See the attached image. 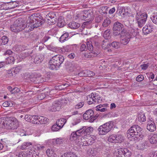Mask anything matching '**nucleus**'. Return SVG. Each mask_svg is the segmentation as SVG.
<instances>
[{"label":"nucleus","mask_w":157,"mask_h":157,"mask_svg":"<svg viewBox=\"0 0 157 157\" xmlns=\"http://www.w3.org/2000/svg\"><path fill=\"white\" fill-rule=\"evenodd\" d=\"M147 129L149 131L153 132L156 130L155 124L153 121H149L147 122Z\"/></svg>","instance_id":"obj_15"},{"label":"nucleus","mask_w":157,"mask_h":157,"mask_svg":"<svg viewBox=\"0 0 157 157\" xmlns=\"http://www.w3.org/2000/svg\"><path fill=\"white\" fill-rule=\"evenodd\" d=\"M115 135H112L110 136L108 139V141L112 143H116V140H115Z\"/></svg>","instance_id":"obj_47"},{"label":"nucleus","mask_w":157,"mask_h":157,"mask_svg":"<svg viewBox=\"0 0 157 157\" xmlns=\"http://www.w3.org/2000/svg\"><path fill=\"white\" fill-rule=\"evenodd\" d=\"M151 18L153 23L157 25V13H154Z\"/></svg>","instance_id":"obj_51"},{"label":"nucleus","mask_w":157,"mask_h":157,"mask_svg":"<svg viewBox=\"0 0 157 157\" xmlns=\"http://www.w3.org/2000/svg\"><path fill=\"white\" fill-rule=\"evenodd\" d=\"M79 17L82 20H87L93 18L94 16L93 13L91 10L83 11L81 13Z\"/></svg>","instance_id":"obj_6"},{"label":"nucleus","mask_w":157,"mask_h":157,"mask_svg":"<svg viewBox=\"0 0 157 157\" xmlns=\"http://www.w3.org/2000/svg\"><path fill=\"white\" fill-rule=\"evenodd\" d=\"M115 137L116 143H121L124 140V136L121 134L115 135Z\"/></svg>","instance_id":"obj_33"},{"label":"nucleus","mask_w":157,"mask_h":157,"mask_svg":"<svg viewBox=\"0 0 157 157\" xmlns=\"http://www.w3.org/2000/svg\"><path fill=\"white\" fill-rule=\"evenodd\" d=\"M66 68L67 71H72L74 70L72 63L71 62H67L66 64Z\"/></svg>","instance_id":"obj_37"},{"label":"nucleus","mask_w":157,"mask_h":157,"mask_svg":"<svg viewBox=\"0 0 157 157\" xmlns=\"http://www.w3.org/2000/svg\"><path fill=\"white\" fill-rule=\"evenodd\" d=\"M64 60L63 56L60 55H57L52 57L51 62H53L57 66L60 67L62 63H63Z\"/></svg>","instance_id":"obj_9"},{"label":"nucleus","mask_w":157,"mask_h":157,"mask_svg":"<svg viewBox=\"0 0 157 157\" xmlns=\"http://www.w3.org/2000/svg\"><path fill=\"white\" fill-rule=\"evenodd\" d=\"M149 140L151 144H155L157 143V134H151L149 137Z\"/></svg>","instance_id":"obj_22"},{"label":"nucleus","mask_w":157,"mask_h":157,"mask_svg":"<svg viewBox=\"0 0 157 157\" xmlns=\"http://www.w3.org/2000/svg\"><path fill=\"white\" fill-rule=\"evenodd\" d=\"M146 20L144 19V20H140L136 21V23L138 24V25L140 28H141L145 24Z\"/></svg>","instance_id":"obj_50"},{"label":"nucleus","mask_w":157,"mask_h":157,"mask_svg":"<svg viewBox=\"0 0 157 157\" xmlns=\"http://www.w3.org/2000/svg\"><path fill=\"white\" fill-rule=\"evenodd\" d=\"M90 97L89 100L88 101V103L89 105L92 104L93 103H94L95 99L94 97V94L92 93L89 95Z\"/></svg>","instance_id":"obj_36"},{"label":"nucleus","mask_w":157,"mask_h":157,"mask_svg":"<svg viewBox=\"0 0 157 157\" xmlns=\"http://www.w3.org/2000/svg\"><path fill=\"white\" fill-rule=\"evenodd\" d=\"M8 39L6 36H3L1 38H0V45H5L8 42Z\"/></svg>","instance_id":"obj_30"},{"label":"nucleus","mask_w":157,"mask_h":157,"mask_svg":"<svg viewBox=\"0 0 157 157\" xmlns=\"http://www.w3.org/2000/svg\"><path fill=\"white\" fill-rule=\"evenodd\" d=\"M103 36L105 39H108L110 37V32L109 29L105 30L103 34Z\"/></svg>","instance_id":"obj_42"},{"label":"nucleus","mask_w":157,"mask_h":157,"mask_svg":"<svg viewBox=\"0 0 157 157\" xmlns=\"http://www.w3.org/2000/svg\"><path fill=\"white\" fill-rule=\"evenodd\" d=\"M66 122V120L64 118L60 119L57 121L56 124L62 128Z\"/></svg>","instance_id":"obj_31"},{"label":"nucleus","mask_w":157,"mask_h":157,"mask_svg":"<svg viewBox=\"0 0 157 157\" xmlns=\"http://www.w3.org/2000/svg\"><path fill=\"white\" fill-rule=\"evenodd\" d=\"M32 144L31 142H24L20 146V148L22 150L25 149L27 147L32 145Z\"/></svg>","instance_id":"obj_39"},{"label":"nucleus","mask_w":157,"mask_h":157,"mask_svg":"<svg viewBox=\"0 0 157 157\" xmlns=\"http://www.w3.org/2000/svg\"><path fill=\"white\" fill-rule=\"evenodd\" d=\"M68 25L70 28L73 29H77L80 26L79 24L74 21L69 23Z\"/></svg>","instance_id":"obj_25"},{"label":"nucleus","mask_w":157,"mask_h":157,"mask_svg":"<svg viewBox=\"0 0 157 157\" xmlns=\"http://www.w3.org/2000/svg\"><path fill=\"white\" fill-rule=\"evenodd\" d=\"M13 117H2L3 125L4 127L7 128L8 125L10 122L11 121Z\"/></svg>","instance_id":"obj_18"},{"label":"nucleus","mask_w":157,"mask_h":157,"mask_svg":"<svg viewBox=\"0 0 157 157\" xmlns=\"http://www.w3.org/2000/svg\"><path fill=\"white\" fill-rule=\"evenodd\" d=\"M12 71L13 70L12 68H11L10 70L6 71V74L8 76L10 77L15 76V75L13 74V71Z\"/></svg>","instance_id":"obj_48"},{"label":"nucleus","mask_w":157,"mask_h":157,"mask_svg":"<svg viewBox=\"0 0 157 157\" xmlns=\"http://www.w3.org/2000/svg\"><path fill=\"white\" fill-rule=\"evenodd\" d=\"M96 95L94 94V102L95 103H97V104H99L101 103L102 101V99L101 97H98V96H96Z\"/></svg>","instance_id":"obj_52"},{"label":"nucleus","mask_w":157,"mask_h":157,"mask_svg":"<svg viewBox=\"0 0 157 157\" xmlns=\"http://www.w3.org/2000/svg\"><path fill=\"white\" fill-rule=\"evenodd\" d=\"M82 117L80 115H78V117H76L74 118L73 121L71 122L72 124L73 125H75L78 124L81 121V119Z\"/></svg>","instance_id":"obj_29"},{"label":"nucleus","mask_w":157,"mask_h":157,"mask_svg":"<svg viewBox=\"0 0 157 157\" xmlns=\"http://www.w3.org/2000/svg\"><path fill=\"white\" fill-rule=\"evenodd\" d=\"M32 52H23L21 54V56L22 59H25L26 57L29 56Z\"/></svg>","instance_id":"obj_44"},{"label":"nucleus","mask_w":157,"mask_h":157,"mask_svg":"<svg viewBox=\"0 0 157 157\" xmlns=\"http://www.w3.org/2000/svg\"><path fill=\"white\" fill-rule=\"evenodd\" d=\"M7 59L9 63H11L14 62V57L12 56H10L9 57L7 58Z\"/></svg>","instance_id":"obj_59"},{"label":"nucleus","mask_w":157,"mask_h":157,"mask_svg":"<svg viewBox=\"0 0 157 157\" xmlns=\"http://www.w3.org/2000/svg\"><path fill=\"white\" fill-rule=\"evenodd\" d=\"M108 7L106 6H103L100 7L99 12L102 15H106L107 13V10Z\"/></svg>","instance_id":"obj_32"},{"label":"nucleus","mask_w":157,"mask_h":157,"mask_svg":"<svg viewBox=\"0 0 157 157\" xmlns=\"http://www.w3.org/2000/svg\"><path fill=\"white\" fill-rule=\"evenodd\" d=\"M152 26L151 25H147L143 29V31L144 34H146L151 33L153 29Z\"/></svg>","instance_id":"obj_21"},{"label":"nucleus","mask_w":157,"mask_h":157,"mask_svg":"<svg viewBox=\"0 0 157 157\" xmlns=\"http://www.w3.org/2000/svg\"><path fill=\"white\" fill-rule=\"evenodd\" d=\"M124 27L123 24L118 21L115 22L113 25V33L114 35L117 36L120 34L121 33L122 29Z\"/></svg>","instance_id":"obj_8"},{"label":"nucleus","mask_w":157,"mask_h":157,"mask_svg":"<svg viewBox=\"0 0 157 157\" xmlns=\"http://www.w3.org/2000/svg\"><path fill=\"white\" fill-rule=\"evenodd\" d=\"M86 45L87 49L90 52H92L93 50V46L91 41H88L87 42Z\"/></svg>","instance_id":"obj_46"},{"label":"nucleus","mask_w":157,"mask_h":157,"mask_svg":"<svg viewBox=\"0 0 157 157\" xmlns=\"http://www.w3.org/2000/svg\"><path fill=\"white\" fill-rule=\"evenodd\" d=\"M13 70V74L15 75L17 73L19 72L20 70V69L18 67H16L12 68Z\"/></svg>","instance_id":"obj_63"},{"label":"nucleus","mask_w":157,"mask_h":157,"mask_svg":"<svg viewBox=\"0 0 157 157\" xmlns=\"http://www.w3.org/2000/svg\"><path fill=\"white\" fill-rule=\"evenodd\" d=\"M60 102L58 101H55L52 104V106L49 107L48 110L51 111H59L61 109Z\"/></svg>","instance_id":"obj_11"},{"label":"nucleus","mask_w":157,"mask_h":157,"mask_svg":"<svg viewBox=\"0 0 157 157\" xmlns=\"http://www.w3.org/2000/svg\"><path fill=\"white\" fill-rule=\"evenodd\" d=\"M103 18L102 16L101 15L96 17L95 18V22L97 23H99L102 20Z\"/></svg>","instance_id":"obj_58"},{"label":"nucleus","mask_w":157,"mask_h":157,"mask_svg":"<svg viewBox=\"0 0 157 157\" xmlns=\"http://www.w3.org/2000/svg\"><path fill=\"white\" fill-rule=\"evenodd\" d=\"M142 128L137 125H133L127 131V137L131 140H138L144 136L142 134Z\"/></svg>","instance_id":"obj_1"},{"label":"nucleus","mask_w":157,"mask_h":157,"mask_svg":"<svg viewBox=\"0 0 157 157\" xmlns=\"http://www.w3.org/2000/svg\"><path fill=\"white\" fill-rule=\"evenodd\" d=\"M13 104L10 101H6L2 104V106L5 107H11L13 106Z\"/></svg>","instance_id":"obj_54"},{"label":"nucleus","mask_w":157,"mask_h":157,"mask_svg":"<svg viewBox=\"0 0 157 157\" xmlns=\"http://www.w3.org/2000/svg\"><path fill=\"white\" fill-rule=\"evenodd\" d=\"M93 130L92 127H89L86 128V127H83L82 128L79 129L81 130L82 134V137H85V136H88L87 134L90 133Z\"/></svg>","instance_id":"obj_13"},{"label":"nucleus","mask_w":157,"mask_h":157,"mask_svg":"<svg viewBox=\"0 0 157 157\" xmlns=\"http://www.w3.org/2000/svg\"><path fill=\"white\" fill-rule=\"evenodd\" d=\"M37 74L34 73L31 74L29 77L30 80L35 83H37Z\"/></svg>","instance_id":"obj_24"},{"label":"nucleus","mask_w":157,"mask_h":157,"mask_svg":"<svg viewBox=\"0 0 157 157\" xmlns=\"http://www.w3.org/2000/svg\"><path fill=\"white\" fill-rule=\"evenodd\" d=\"M37 83H42L46 81L45 77L37 75Z\"/></svg>","instance_id":"obj_43"},{"label":"nucleus","mask_w":157,"mask_h":157,"mask_svg":"<svg viewBox=\"0 0 157 157\" xmlns=\"http://www.w3.org/2000/svg\"><path fill=\"white\" fill-rule=\"evenodd\" d=\"M111 23V20L108 18H106L105 19L103 23L102 26L104 27L108 26Z\"/></svg>","instance_id":"obj_40"},{"label":"nucleus","mask_w":157,"mask_h":157,"mask_svg":"<svg viewBox=\"0 0 157 157\" xmlns=\"http://www.w3.org/2000/svg\"><path fill=\"white\" fill-rule=\"evenodd\" d=\"M94 112L91 109H89L86 111L83 115V118L85 120L91 119V117L93 115Z\"/></svg>","instance_id":"obj_17"},{"label":"nucleus","mask_w":157,"mask_h":157,"mask_svg":"<svg viewBox=\"0 0 157 157\" xmlns=\"http://www.w3.org/2000/svg\"><path fill=\"white\" fill-rule=\"evenodd\" d=\"M81 130L79 129L77 130L76 132H72L70 136V139L71 140H75L78 139L82 137Z\"/></svg>","instance_id":"obj_14"},{"label":"nucleus","mask_w":157,"mask_h":157,"mask_svg":"<svg viewBox=\"0 0 157 157\" xmlns=\"http://www.w3.org/2000/svg\"><path fill=\"white\" fill-rule=\"evenodd\" d=\"M61 128L60 126H58L56 123L54 124L51 127V129L53 131H57Z\"/></svg>","instance_id":"obj_45"},{"label":"nucleus","mask_w":157,"mask_h":157,"mask_svg":"<svg viewBox=\"0 0 157 157\" xmlns=\"http://www.w3.org/2000/svg\"><path fill=\"white\" fill-rule=\"evenodd\" d=\"M144 79V77L142 75H139L136 78V80L138 82H141Z\"/></svg>","instance_id":"obj_62"},{"label":"nucleus","mask_w":157,"mask_h":157,"mask_svg":"<svg viewBox=\"0 0 157 157\" xmlns=\"http://www.w3.org/2000/svg\"><path fill=\"white\" fill-rule=\"evenodd\" d=\"M80 50L81 52L86 51L87 50V48L86 45L85 44H82L80 47Z\"/></svg>","instance_id":"obj_57"},{"label":"nucleus","mask_w":157,"mask_h":157,"mask_svg":"<svg viewBox=\"0 0 157 157\" xmlns=\"http://www.w3.org/2000/svg\"><path fill=\"white\" fill-rule=\"evenodd\" d=\"M41 16L38 17L34 14L31 15L28 17L27 22L29 23L28 26L30 27V30L37 28L44 24V21L41 18Z\"/></svg>","instance_id":"obj_2"},{"label":"nucleus","mask_w":157,"mask_h":157,"mask_svg":"<svg viewBox=\"0 0 157 157\" xmlns=\"http://www.w3.org/2000/svg\"><path fill=\"white\" fill-rule=\"evenodd\" d=\"M46 97V94L45 93H42L38 95V98L39 100H41L44 99Z\"/></svg>","instance_id":"obj_60"},{"label":"nucleus","mask_w":157,"mask_h":157,"mask_svg":"<svg viewBox=\"0 0 157 157\" xmlns=\"http://www.w3.org/2000/svg\"><path fill=\"white\" fill-rule=\"evenodd\" d=\"M52 36L51 35H46L42 39V42L45 43L48 41H50L52 39Z\"/></svg>","instance_id":"obj_41"},{"label":"nucleus","mask_w":157,"mask_h":157,"mask_svg":"<svg viewBox=\"0 0 157 157\" xmlns=\"http://www.w3.org/2000/svg\"><path fill=\"white\" fill-rule=\"evenodd\" d=\"M27 26V24L22 21L21 19L16 20L13 24L10 26L11 30L15 33H17L24 29Z\"/></svg>","instance_id":"obj_3"},{"label":"nucleus","mask_w":157,"mask_h":157,"mask_svg":"<svg viewBox=\"0 0 157 157\" xmlns=\"http://www.w3.org/2000/svg\"><path fill=\"white\" fill-rule=\"evenodd\" d=\"M149 66L148 64H143L141 65H140V67L141 68V69L143 70H146L148 68Z\"/></svg>","instance_id":"obj_64"},{"label":"nucleus","mask_w":157,"mask_h":157,"mask_svg":"<svg viewBox=\"0 0 157 157\" xmlns=\"http://www.w3.org/2000/svg\"><path fill=\"white\" fill-rule=\"evenodd\" d=\"M37 117L38 116L32 115L30 122H32L33 123L36 124H37V123H39L38 122H37Z\"/></svg>","instance_id":"obj_49"},{"label":"nucleus","mask_w":157,"mask_h":157,"mask_svg":"<svg viewBox=\"0 0 157 157\" xmlns=\"http://www.w3.org/2000/svg\"><path fill=\"white\" fill-rule=\"evenodd\" d=\"M61 157H77L76 155L72 152H68L63 155Z\"/></svg>","instance_id":"obj_34"},{"label":"nucleus","mask_w":157,"mask_h":157,"mask_svg":"<svg viewBox=\"0 0 157 157\" xmlns=\"http://www.w3.org/2000/svg\"><path fill=\"white\" fill-rule=\"evenodd\" d=\"M37 118L38 119H37V122H38L39 123H37V124H42L43 120V117L38 116Z\"/></svg>","instance_id":"obj_61"},{"label":"nucleus","mask_w":157,"mask_h":157,"mask_svg":"<svg viewBox=\"0 0 157 157\" xmlns=\"http://www.w3.org/2000/svg\"><path fill=\"white\" fill-rule=\"evenodd\" d=\"M46 153L48 157H52V156L53 155L54 151L52 149L50 150V149H48L46 151Z\"/></svg>","instance_id":"obj_56"},{"label":"nucleus","mask_w":157,"mask_h":157,"mask_svg":"<svg viewBox=\"0 0 157 157\" xmlns=\"http://www.w3.org/2000/svg\"><path fill=\"white\" fill-rule=\"evenodd\" d=\"M109 104L107 103L103 105H99L95 107L96 111L101 112H104L107 110V107H109Z\"/></svg>","instance_id":"obj_16"},{"label":"nucleus","mask_w":157,"mask_h":157,"mask_svg":"<svg viewBox=\"0 0 157 157\" xmlns=\"http://www.w3.org/2000/svg\"><path fill=\"white\" fill-rule=\"evenodd\" d=\"M138 120L140 122H144L146 121V117L145 113L143 112L139 113L137 115Z\"/></svg>","instance_id":"obj_23"},{"label":"nucleus","mask_w":157,"mask_h":157,"mask_svg":"<svg viewBox=\"0 0 157 157\" xmlns=\"http://www.w3.org/2000/svg\"><path fill=\"white\" fill-rule=\"evenodd\" d=\"M147 14L145 13H142L140 10H138L136 11L135 16L136 21H138L140 20H147Z\"/></svg>","instance_id":"obj_10"},{"label":"nucleus","mask_w":157,"mask_h":157,"mask_svg":"<svg viewBox=\"0 0 157 157\" xmlns=\"http://www.w3.org/2000/svg\"><path fill=\"white\" fill-rule=\"evenodd\" d=\"M97 54L96 53H93L92 52H90L86 53L84 54V56L86 58H90L96 56Z\"/></svg>","instance_id":"obj_38"},{"label":"nucleus","mask_w":157,"mask_h":157,"mask_svg":"<svg viewBox=\"0 0 157 157\" xmlns=\"http://www.w3.org/2000/svg\"><path fill=\"white\" fill-rule=\"evenodd\" d=\"M34 62L35 63H40L43 61L44 57L42 55H38L37 56L34 55Z\"/></svg>","instance_id":"obj_20"},{"label":"nucleus","mask_w":157,"mask_h":157,"mask_svg":"<svg viewBox=\"0 0 157 157\" xmlns=\"http://www.w3.org/2000/svg\"><path fill=\"white\" fill-rule=\"evenodd\" d=\"M120 34L121 43L124 45H126L130 40L131 35L129 33L124 29H123Z\"/></svg>","instance_id":"obj_5"},{"label":"nucleus","mask_w":157,"mask_h":157,"mask_svg":"<svg viewBox=\"0 0 157 157\" xmlns=\"http://www.w3.org/2000/svg\"><path fill=\"white\" fill-rule=\"evenodd\" d=\"M111 45L115 48H118L120 47V43L118 42L113 41L111 43Z\"/></svg>","instance_id":"obj_53"},{"label":"nucleus","mask_w":157,"mask_h":157,"mask_svg":"<svg viewBox=\"0 0 157 157\" xmlns=\"http://www.w3.org/2000/svg\"><path fill=\"white\" fill-rule=\"evenodd\" d=\"M68 37L69 33L67 32L65 33L60 37L59 40L61 42H64L67 40Z\"/></svg>","instance_id":"obj_35"},{"label":"nucleus","mask_w":157,"mask_h":157,"mask_svg":"<svg viewBox=\"0 0 157 157\" xmlns=\"http://www.w3.org/2000/svg\"><path fill=\"white\" fill-rule=\"evenodd\" d=\"M113 123L110 121L100 126L98 130L100 135H104L109 132L113 126Z\"/></svg>","instance_id":"obj_4"},{"label":"nucleus","mask_w":157,"mask_h":157,"mask_svg":"<svg viewBox=\"0 0 157 157\" xmlns=\"http://www.w3.org/2000/svg\"><path fill=\"white\" fill-rule=\"evenodd\" d=\"M57 25L59 27H62L65 25L64 18L62 17H60L58 18Z\"/></svg>","instance_id":"obj_27"},{"label":"nucleus","mask_w":157,"mask_h":157,"mask_svg":"<svg viewBox=\"0 0 157 157\" xmlns=\"http://www.w3.org/2000/svg\"><path fill=\"white\" fill-rule=\"evenodd\" d=\"M52 59H51L49 63L48 67L50 69L52 70H57L59 68V67L57 66L56 64L54 63L53 62H51Z\"/></svg>","instance_id":"obj_26"},{"label":"nucleus","mask_w":157,"mask_h":157,"mask_svg":"<svg viewBox=\"0 0 157 157\" xmlns=\"http://www.w3.org/2000/svg\"><path fill=\"white\" fill-rule=\"evenodd\" d=\"M83 139H85V140H86L87 143L89 145H91L94 142L95 140V137L94 136H92L89 134L88 136H85L83 137Z\"/></svg>","instance_id":"obj_19"},{"label":"nucleus","mask_w":157,"mask_h":157,"mask_svg":"<svg viewBox=\"0 0 157 157\" xmlns=\"http://www.w3.org/2000/svg\"><path fill=\"white\" fill-rule=\"evenodd\" d=\"M84 103L83 102H81L78 103L75 106V108L76 109H78L81 108L84 105Z\"/></svg>","instance_id":"obj_55"},{"label":"nucleus","mask_w":157,"mask_h":157,"mask_svg":"<svg viewBox=\"0 0 157 157\" xmlns=\"http://www.w3.org/2000/svg\"><path fill=\"white\" fill-rule=\"evenodd\" d=\"M84 76L92 77L95 75V73L93 71L87 70L83 71Z\"/></svg>","instance_id":"obj_28"},{"label":"nucleus","mask_w":157,"mask_h":157,"mask_svg":"<svg viewBox=\"0 0 157 157\" xmlns=\"http://www.w3.org/2000/svg\"><path fill=\"white\" fill-rule=\"evenodd\" d=\"M7 129H17L18 127V123L17 120L15 118L13 117L11 121L9 123Z\"/></svg>","instance_id":"obj_12"},{"label":"nucleus","mask_w":157,"mask_h":157,"mask_svg":"<svg viewBox=\"0 0 157 157\" xmlns=\"http://www.w3.org/2000/svg\"><path fill=\"white\" fill-rule=\"evenodd\" d=\"M116 154L118 157H130L131 153L127 148H124L117 149Z\"/></svg>","instance_id":"obj_7"}]
</instances>
